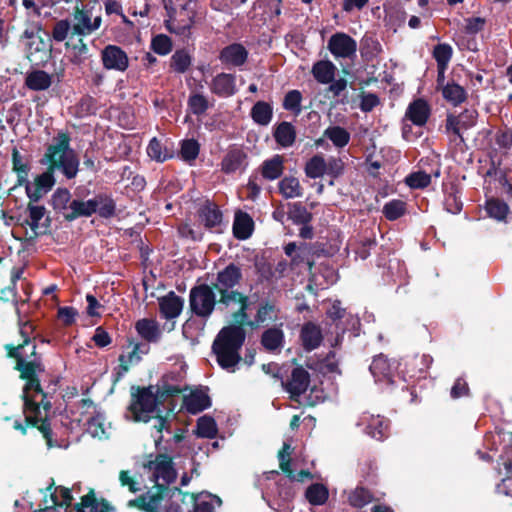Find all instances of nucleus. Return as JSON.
Listing matches in <instances>:
<instances>
[{
    "mask_svg": "<svg viewBox=\"0 0 512 512\" xmlns=\"http://www.w3.org/2000/svg\"><path fill=\"white\" fill-rule=\"evenodd\" d=\"M336 66L329 60H320L312 67V75L315 80L320 84L331 83L336 74Z\"/></svg>",
    "mask_w": 512,
    "mask_h": 512,
    "instance_id": "27",
    "label": "nucleus"
},
{
    "mask_svg": "<svg viewBox=\"0 0 512 512\" xmlns=\"http://www.w3.org/2000/svg\"><path fill=\"white\" fill-rule=\"evenodd\" d=\"M369 369L376 382L393 383V369L385 356L374 357Z\"/></svg>",
    "mask_w": 512,
    "mask_h": 512,
    "instance_id": "25",
    "label": "nucleus"
},
{
    "mask_svg": "<svg viewBox=\"0 0 512 512\" xmlns=\"http://www.w3.org/2000/svg\"><path fill=\"white\" fill-rule=\"evenodd\" d=\"M327 48L336 59H351L356 56L357 42L348 34L337 32L328 40Z\"/></svg>",
    "mask_w": 512,
    "mask_h": 512,
    "instance_id": "8",
    "label": "nucleus"
},
{
    "mask_svg": "<svg viewBox=\"0 0 512 512\" xmlns=\"http://www.w3.org/2000/svg\"><path fill=\"white\" fill-rule=\"evenodd\" d=\"M310 383L309 373L303 367L292 370L290 379L285 383V389L292 397L305 393Z\"/></svg>",
    "mask_w": 512,
    "mask_h": 512,
    "instance_id": "18",
    "label": "nucleus"
},
{
    "mask_svg": "<svg viewBox=\"0 0 512 512\" xmlns=\"http://www.w3.org/2000/svg\"><path fill=\"white\" fill-rule=\"evenodd\" d=\"M147 154L151 159L157 162H164L173 156L172 152L163 146L162 143L155 137L152 138L148 144Z\"/></svg>",
    "mask_w": 512,
    "mask_h": 512,
    "instance_id": "46",
    "label": "nucleus"
},
{
    "mask_svg": "<svg viewBox=\"0 0 512 512\" xmlns=\"http://www.w3.org/2000/svg\"><path fill=\"white\" fill-rule=\"evenodd\" d=\"M284 158L281 155H274L263 161L259 167L260 175L267 181H274L281 177L284 172Z\"/></svg>",
    "mask_w": 512,
    "mask_h": 512,
    "instance_id": "24",
    "label": "nucleus"
},
{
    "mask_svg": "<svg viewBox=\"0 0 512 512\" xmlns=\"http://www.w3.org/2000/svg\"><path fill=\"white\" fill-rule=\"evenodd\" d=\"M163 490L159 488L156 491L149 490L130 503L145 512H161L164 501Z\"/></svg>",
    "mask_w": 512,
    "mask_h": 512,
    "instance_id": "17",
    "label": "nucleus"
},
{
    "mask_svg": "<svg viewBox=\"0 0 512 512\" xmlns=\"http://www.w3.org/2000/svg\"><path fill=\"white\" fill-rule=\"evenodd\" d=\"M358 425H366V433L376 440H383L387 436L389 422L380 415L374 416L363 413Z\"/></svg>",
    "mask_w": 512,
    "mask_h": 512,
    "instance_id": "15",
    "label": "nucleus"
},
{
    "mask_svg": "<svg viewBox=\"0 0 512 512\" xmlns=\"http://www.w3.org/2000/svg\"><path fill=\"white\" fill-rule=\"evenodd\" d=\"M55 170L48 166L47 170L35 178L34 183L42 188V191H50L55 184Z\"/></svg>",
    "mask_w": 512,
    "mask_h": 512,
    "instance_id": "63",
    "label": "nucleus"
},
{
    "mask_svg": "<svg viewBox=\"0 0 512 512\" xmlns=\"http://www.w3.org/2000/svg\"><path fill=\"white\" fill-rule=\"evenodd\" d=\"M181 391L182 389L177 385L163 384L156 389L153 386L141 388L136 395L132 396L129 406L131 418L134 421H153L151 436L154 438L156 447H159L163 440L162 432L169 431V424L166 418L158 415L152 416V414L155 412L157 403L165 401Z\"/></svg>",
    "mask_w": 512,
    "mask_h": 512,
    "instance_id": "2",
    "label": "nucleus"
},
{
    "mask_svg": "<svg viewBox=\"0 0 512 512\" xmlns=\"http://www.w3.org/2000/svg\"><path fill=\"white\" fill-rule=\"evenodd\" d=\"M71 194L68 189L58 188L52 195V205L55 210L64 213H69L71 201Z\"/></svg>",
    "mask_w": 512,
    "mask_h": 512,
    "instance_id": "47",
    "label": "nucleus"
},
{
    "mask_svg": "<svg viewBox=\"0 0 512 512\" xmlns=\"http://www.w3.org/2000/svg\"><path fill=\"white\" fill-rule=\"evenodd\" d=\"M250 115L256 124L267 126L273 117V107L268 102L258 101L252 107Z\"/></svg>",
    "mask_w": 512,
    "mask_h": 512,
    "instance_id": "36",
    "label": "nucleus"
},
{
    "mask_svg": "<svg viewBox=\"0 0 512 512\" xmlns=\"http://www.w3.org/2000/svg\"><path fill=\"white\" fill-rule=\"evenodd\" d=\"M101 17L92 20L91 12L77 8L72 16V32L79 36H87L96 31L101 25Z\"/></svg>",
    "mask_w": 512,
    "mask_h": 512,
    "instance_id": "11",
    "label": "nucleus"
},
{
    "mask_svg": "<svg viewBox=\"0 0 512 512\" xmlns=\"http://www.w3.org/2000/svg\"><path fill=\"white\" fill-rule=\"evenodd\" d=\"M12 169L17 174L20 183L27 181L30 166L16 147L12 149Z\"/></svg>",
    "mask_w": 512,
    "mask_h": 512,
    "instance_id": "44",
    "label": "nucleus"
},
{
    "mask_svg": "<svg viewBox=\"0 0 512 512\" xmlns=\"http://www.w3.org/2000/svg\"><path fill=\"white\" fill-rule=\"evenodd\" d=\"M214 503L221 504V500L211 494L200 495L195 499L193 512H214Z\"/></svg>",
    "mask_w": 512,
    "mask_h": 512,
    "instance_id": "58",
    "label": "nucleus"
},
{
    "mask_svg": "<svg viewBox=\"0 0 512 512\" xmlns=\"http://www.w3.org/2000/svg\"><path fill=\"white\" fill-rule=\"evenodd\" d=\"M150 480L159 489H166L177 477L171 457L165 454H158L153 460L144 464Z\"/></svg>",
    "mask_w": 512,
    "mask_h": 512,
    "instance_id": "5",
    "label": "nucleus"
},
{
    "mask_svg": "<svg viewBox=\"0 0 512 512\" xmlns=\"http://www.w3.org/2000/svg\"><path fill=\"white\" fill-rule=\"evenodd\" d=\"M72 495L68 488L58 486L55 487L53 484L49 485L45 491H43V500L39 505L40 510H48L55 506L66 507L68 511L72 506Z\"/></svg>",
    "mask_w": 512,
    "mask_h": 512,
    "instance_id": "9",
    "label": "nucleus"
},
{
    "mask_svg": "<svg viewBox=\"0 0 512 512\" xmlns=\"http://www.w3.org/2000/svg\"><path fill=\"white\" fill-rule=\"evenodd\" d=\"M248 50L240 43L225 46L219 53V60L226 67H241L248 59Z\"/></svg>",
    "mask_w": 512,
    "mask_h": 512,
    "instance_id": "13",
    "label": "nucleus"
},
{
    "mask_svg": "<svg viewBox=\"0 0 512 512\" xmlns=\"http://www.w3.org/2000/svg\"><path fill=\"white\" fill-rule=\"evenodd\" d=\"M215 306V293L209 285L200 284L191 288L189 292V308L192 314L206 320L212 315Z\"/></svg>",
    "mask_w": 512,
    "mask_h": 512,
    "instance_id": "6",
    "label": "nucleus"
},
{
    "mask_svg": "<svg viewBox=\"0 0 512 512\" xmlns=\"http://www.w3.org/2000/svg\"><path fill=\"white\" fill-rule=\"evenodd\" d=\"M305 497L311 505L319 506L326 503L329 491L323 484L314 483L306 489Z\"/></svg>",
    "mask_w": 512,
    "mask_h": 512,
    "instance_id": "42",
    "label": "nucleus"
},
{
    "mask_svg": "<svg viewBox=\"0 0 512 512\" xmlns=\"http://www.w3.org/2000/svg\"><path fill=\"white\" fill-rule=\"evenodd\" d=\"M90 199L84 201L80 199H73L70 204L69 213H64V219L73 221L82 217H90L93 215L92 205Z\"/></svg>",
    "mask_w": 512,
    "mask_h": 512,
    "instance_id": "35",
    "label": "nucleus"
},
{
    "mask_svg": "<svg viewBox=\"0 0 512 512\" xmlns=\"http://www.w3.org/2000/svg\"><path fill=\"white\" fill-rule=\"evenodd\" d=\"M246 166L247 154L240 148L230 149L221 162V169L227 174L244 170Z\"/></svg>",
    "mask_w": 512,
    "mask_h": 512,
    "instance_id": "20",
    "label": "nucleus"
},
{
    "mask_svg": "<svg viewBox=\"0 0 512 512\" xmlns=\"http://www.w3.org/2000/svg\"><path fill=\"white\" fill-rule=\"evenodd\" d=\"M191 65V56L185 50H177L171 57V68L177 73H184Z\"/></svg>",
    "mask_w": 512,
    "mask_h": 512,
    "instance_id": "50",
    "label": "nucleus"
},
{
    "mask_svg": "<svg viewBox=\"0 0 512 512\" xmlns=\"http://www.w3.org/2000/svg\"><path fill=\"white\" fill-rule=\"evenodd\" d=\"M289 218L296 224H308L311 219V213L300 203L290 205Z\"/></svg>",
    "mask_w": 512,
    "mask_h": 512,
    "instance_id": "56",
    "label": "nucleus"
},
{
    "mask_svg": "<svg viewBox=\"0 0 512 512\" xmlns=\"http://www.w3.org/2000/svg\"><path fill=\"white\" fill-rule=\"evenodd\" d=\"M25 84L30 90L42 91L51 86L52 79L47 72L43 70H35L27 75Z\"/></svg>",
    "mask_w": 512,
    "mask_h": 512,
    "instance_id": "37",
    "label": "nucleus"
},
{
    "mask_svg": "<svg viewBox=\"0 0 512 512\" xmlns=\"http://www.w3.org/2000/svg\"><path fill=\"white\" fill-rule=\"evenodd\" d=\"M242 279V272L239 266L231 263L217 273L214 283L215 289L219 291L233 289Z\"/></svg>",
    "mask_w": 512,
    "mask_h": 512,
    "instance_id": "16",
    "label": "nucleus"
},
{
    "mask_svg": "<svg viewBox=\"0 0 512 512\" xmlns=\"http://www.w3.org/2000/svg\"><path fill=\"white\" fill-rule=\"evenodd\" d=\"M372 500L371 493L363 488L359 487L356 488L351 494L349 495V503L357 508H362L368 503H370Z\"/></svg>",
    "mask_w": 512,
    "mask_h": 512,
    "instance_id": "60",
    "label": "nucleus"
},
{
    "mask_svg": "<svg viewBox=\"0 0 512 512\" xmlns=\"http://www.w3.org/2000/svg\"><path fill=\"white\" fill-rule=\"evenodd\" d=\"M253 220L244 212H237L233 223V233L237 239H247L253 231Z\"/></svg>",
    "mask_w": 512,
    "mask_h": 512,
    "instance_id": "34",
    "label": "nucleus"
},
{
    "mask_svg": "<svg viewBox=\"0 0 512 512\" xmlns=\"http://www.w3.org/2000/svg\"><path fill=\"white\" fill-rule=\"evenodd\" d=\"M277 319V309L275 305L265 302L261 304L257 310L253 321H246L251 327L264 325Z\"/></svg>",
    "mask_w": 512,
    "mask_h": 512,
    "instance_id": "39",
    "label": "nucleus"
},
{
    "mask_svg": "<svg viewBox=\"0 0 512 512\" xmlns=\"http://www.w3.org/2000/svg\"><path fill=\"white\" fill-rule=\"evenodd\" d=\"M188 107L192 114L200 116L208 110L209 102L203 94L194 93L188 98Z\"/></svg>",
    "mask_w": 512,
    "mask_h": 512,
    "instance_id": "54",
    "label": "nucleus"
},
{
    "mask_svg": "<svg viewBox=\"0 0 512 512\" xmlns=\"http://www.w3.org/2000/svg\"><path fill=\"white\" fill-rule=\"evenodd\" d=\"M279 193L285 199L300 198L303 196V188L296 177L285 176L278 183Z\"/></svg>",
    "mask_w": 512,
    "mask_h": 512,
    "instance_id": "32",
    "label": "nucleus"
},
{
    "mask_svg": "<svg viewBox=\"0 0 512 512\" xmlns=\"http://www.w3.org/2000/svg\"><path fill=\"white\" fill-rule=\"evenodd\" d=\"M197 434L204 438H214L217 434L216 422L212 417L203 416L197 421Z\"/></svg>",
    "mask_w": 512,
    "mask_h": 512,
    "instance_id": "52",
    "label": "nucleus"
},
{
    "mask_svg": "<svg viewBox=\"0 0 512 512\" xmlns=\"http://www.w3.org/2000/svg\"><path fill=\"white\" fill-rule=\"evenodd\" d=\"M209 88L218 97H231L237 92L236 77L230 73H219L211 80Z\"/></svg>",
    "mask_w": 512,
    "mask_h": 512,
    "instance_id": "14",
    "label": "nucleus"
},
{
    "mask_svg": "<svg viewBox=\"0 0 512 512\" xmlns=\"http://www.w3.org/2000/svg\"><path fill=\"white\" fill-rule=\"evenodd\" d=\"M441 90L444 99L454 106H457L466 100L467 93L465 89L454 82H448L446 85H443Z\"/></svg>",
    "mask_w": 512,
    "mask_h": 512,
    "instance_id": "40",
    "label": "nucleus"
},
{
    "mask_svg": "<svg viewBox=\"0 0 512 512\" xmlns=\"http://www.w3.org/2000/svg\"><path fill=\"white\" fill-rule=\"evenodd\" d=\"M325 158L320 155H314L305 165V174L311 179L323 177L325 175Z\"/></svg>",
    "mask_w": 512,
    "mask_h": 512,
    "instance_id": "45",
    "label": "nucleus"
},
{
    "mask_svg": "<svg viewBox=\"0 0 512 512\" xmlns=\"http://www.w3.org/2000/svg\"><path fill=\"white\" fill-rule=\"evenodd\" d=\"M210 398L203 391H193L184 398L186 410L192 414H197L210 406Z\"/></svg>",
    "mask_w": 512,
    "mask_h": 512,
    "instance_id": "29",
    "label": "nucleus"
},
{
    "mask_svg": "<svg viewBox=\"0 0 512 512\" xmlns=\"http://www.w3.org/2000/svg\"><path fill=\"white\" fill-rule=\"evenodd\" d=\"M42 163L49 164L54 170H60L66 178L73 179L79 171V159L70 147V137L65 132H59L53 143L46 150Z\"/></svg>",
    "mask_w": 512,
    "mask_h": 512,
    "instance_id": "4",
    "label": "nucleus"
},
{
    "mask_svg": "<svg viewBox=\"0 0 512 512\" xmlns=\"http://www.w3.org/2000/svg\"><path fill=\"white\" fill-rule=\"evenodd\" d=\"M476 123V111L464 110L458 115L448 114L446 118V132L450 141L455 145L464 143L462 132L473 127Z\"/></svg>",
    "mask_w": 512,
    "mask_h": 512,
    "instance_id": "7",
    "label": "nucleus"
},
{
    "mask_svg": "<svg viewBox=\"0 0 512 512\" xmlns=\"http://www.w3.org/2000/svg\"><path fill=\"white\" fill-rule=\"evenodd\" d=\"M486 211L490 217L501 221L506 218L509 208L503 201L490 199L486 203Z\"/></svg>",
    "mask_w": 512,
    "mask_h": 512,
    "instance_id": "51",
    "label": "nucleus"
},
{
    "mask_svg": "<svg viewBox=\"0 0 512 512\" xmlns=\"http://www.w3.org/2000/svg\"><path fill=\"white\" fill-rule=\"evenodd\" d=\"M137 333L147 342L155 343L161 337V330L158 323L152 319H140L135 324Z\"/></svg>",
    "mask_w": 512,
    "mask_h": 512,
    "instance_id": "28",
    "label": "nucleus"
},
{
    "mask_svg": "<svg viewBox=\"0 0 512 512\" xmlns=\"http://www.w3.org/2000/svg\"><path fill=\"white\" fill-rule=\"evenodd\" d=\"M405 183L412 189H422L431 183V175L424 171H417L405 178Z\"/></svg>",
    "mask_w": 512,
    "mask_h": 512,
    "instance_id": "57",
    "label": "nucleus"
},
{
    "mask_svg": "<svg viewBox=\"0 0 512 512\" xmlns=\"http://www.w3.org/2000/svg\"><path fill=\"white\" fill-rule=\"evenodd\" d=\"M66 512H113L110 505L105 501H98L93 491L84 495L81 502L71 507Z\"/></svg>",
    "mask_w": 512,
    "mask_h": 512,
    "instance_id": "21",
    "label": "nucleus"
},
{
    "mask_svg": "<svg viewBox=\"0 0 512 512\" xmlns=\"http://www.w3.org/2000/svg\"><path fill=\"white\" fill-rule=\"evenodd\" d=\"M325 166V175L332 178L339 177L344 171V162L340 158L329 157L327 160L325 159Z\"/></svg>",
    "mask_w": 512,
    "mask_h": 512,
    "instance_id": "62",
    "label": "nucleus"
},
{
    "mask_svg": "<svg viewBox=\"0 0 512 512\" xmlns=\"http://www.w3.org/2000/svg\"><path fill=\"white\" fill-rule=\"evenodd\" d=\"M200 145L195 139L183 140L181 143L180 156L185 162L191 163L199 155Z\"/></svg>",
    "mask_w": 512,
    "mask_h": 512,
    "instance_id": "49",
    "label": "nucleus"
},
{
    "mask_svg": "<svg viewBox=\"0 0 512 512\" xmlns=\"http://www.w3.org/2000/svg\"><path fill=\"white\" fill-rule=\"evenodd\" d=\"M273 136L278 145L287 148L294 144L296 130L291 123L283 121L276 126Z\"/></svg>",
    "mask_w": 512,
    "mask_h": 512,
    "instance_id": "30",
    "label": "nucleus"
},
{
    "mask_svg": "<svg viewBox=\"0 0 512 512\" xmlns=\"http://www.w3.org/2000/svg\"><path fill=\"white\" fill-rule=\"evenodd\" d=\"M360 51L363 57L371 60L381 53L382 46L376 38L372 36H365L361 41Z\"/></svg>",
    "mask_w": 512,
    "mask_h": 512,
    "instance_id": "48",
    "label": "nucleus"
},
{
    "mask_svg": "<svg viewBox=\"0 0 512 512\" xmlns=\"http://www.w3.org/2000/svg\"><path fill=\"white\" fill-rule=\"evenodd\" d=\"M220 295L219 302L225 306L238 304L239 310L234 313L233 318L235 322L242 325L248 320L247 309L249 306V298L237 290L227 289L218 292Z\"/></svg>",
    "mask_w": 512,
    "mask_h": 512,
    "instance_id": "12",
    "label": "nucleus"
},
{
    "mask_svg": "<svg viewBox=\"0 0 512 512\" xmlns=\"http://www.w3.org/2000/svg\"><path fill=\"white\" fill-rule=\"evenodd\" d=\"M452 53L453 50L449 44L442 43L436 45L433 50V57L437 62V66H441L442 69H447Z\"/></svg>",
    "mask_w": 512,
    "mask_h": 512,
    "instance_id": "55",
    "label": "nucleus"
},
{
    "mask_svg": "<svg viewBox=\"0 0 512 512\" xmlns=\"http://www.w3.org/2000/svg\"><path fill=\"white\" fill-rule=\"evenodd\" d=\"M90 201L93 203V214L97 213L101 218L105 219H109L115 215L116 204L111 195L99 193L91 198Z\"/></svg>",
    "mask_w": 512,
    "mask_h": 512,
    "instance_id": "26",
    "label": "nucleus"
},
{
    "mask_svg": "<svg viewBox=\"0 0 512 512\" xmlns=\"http://www.w3.org/2000/svg\"><path fill=\"white\" fill-rule=\"evenodd\" d=\"M245 337V331L240 325L228 326L220 330L213 342L212 350L221 368L234 371L241 360L240 349Z\"/></svg>",
    "mask_w": 512,
    "mask_h": 512,
    "instance_id": "3",
    "label": "nucleus"
},
{
    "mask_svg": "<svg viewBox=\"0 0 512 512\" xmlns=\"http://www.w3.org/2000/svg\"><path fill=\"white\" fill-rule=\"evenodd\" d=\"M302 94L298 90H290L286 93L283 100V108L287 111L292 112L295 115H299L301 109Z\"/></svg>",
    "mask_w": 512,
    "mask_h": 512,
    "instance_id": "53",
    "label": "nucleus"
},
{
    "mask_svg": "<svg viewBox=\"0 0 512 512\" xmlns=\"http://www.w3.org/2000/svg\"><path fill=\"white\" fill-rule=\"evenodd\" d=\"M323 136L329 139L338 149L347 146L351 138L350 133L345 128L338 125L327 127L324 130Z\"/></svg>",
    "mask_w": 512,
    "mask_h": 512,
    "instance_id": "38",
    "label": "nucleus"
},
{
    "mask_svg": "<svg viewBox=\"0 0 512 512\" xmlns=\"http://www.w3.org/2000/svg\"><path fill=\"white\" fill-rule=\"evenodd\" d=\"M291 447L289 444L284 443L283 448L278 454L280 468L283 472L287 473V476L292 481L304 482L306 479H311L312 474L308 470H301L298 473H294L290 466V454Z\"/></svg>",
    "mask_w": 512,
    "mask_h": 512,
    "instance_id": "22",
    "label": "nucleus"
},
{
    "mask_svg": "<svg viewBox=\"0 0 512 512\" xmlns=\"http://www.w3.org/2000/svg\"><path fill=\"white\" fill-rule=\"evenodd\" d=\"M198 213L201 222L209 229L218 226L222 222V213L214 203L206 202Z\"/></svg>",
    "mask_w": 512,
    "mask_h": 512,
    "instance_id": "31",
    "label": "nucleus"
},
{
    "mask_svg": "<svg viewBox=\"0 0 512 512\" xmlns=\"http://www.w3.org/2000/svg\"><path fill=\"white\" fill-rule=\"evenodd\" d=\"M102 65L107 70L125 72L129 67L127 53L117 45H107L101 51Z\"/></svg>",
    "mask_w": 512,
    "mask_h": 512,
    "instance_id": "10",
    "label": "nucleus"
},
{
    "mask_svg": "<svg viewBox=\"0 0 512 512\" xmlns=\"http://www.w3.org/2000/svg\"><path fill=\"white\" fill-rule=\"evenodd\" d=\"M151 49L159 55H167L172 50V41L167 35H156L152 38Z\"/></svg>",
    "mask_w": 512,
    "mask_h": 512,
    "instance_id": "59",
    "label": "nucleus"
},
{
    "mask_svg": "<svg viewBox=\"0 0 512 512\" xmlns=\"http://www.w3.org/2000/svg\"><path fill=\"white\" fill-rule=\"evenodd\" d=\"M33 327L29 322L20 324V334L23 343L18 346L6 345L8 355L16 359V369L20 371L21 378L27 382L23 389L24 412L26 420L31 424H37L51 408L47 395L41 389L38 375L43 372L40 357L36 353V345L30 340Z\"/></svg>",
    "mask_w": 512,
    "mask_h": 512,
    "instance_id": "1",
    "label": "nucleus"
},
{
    "mask_svg": "<svg viewBox=\"0 0 512 512\" xmlns=\"http://www.w3.org/2000/svg\"><path fill=\"white\" fill-rule=\"evenodd\" d=\"M184 305L183 299L170 291L159 299L160 313L165 319H174L180 315Z\"/></svg>",
    "mask_w": 512,
    "mask_h": 512,
    "instance_id": "19",
    "label": "nucleus"
},
{
    "mask_svg": "<svg viewBox=\"0 0 512 512\" xmlns=\"http://www.w3.org/2000/svg\"><path fill=\"white\" fill-rule=\"evenodd\" d=\"M301 339L305 350L311 351L317 348L322 341L320 328L314 323H307L302 327Z\"/></svg>",
    "mask_w": 512,
    "mask_h": 512,
    "instance_id": "33",
    "label": "nucleus"
},
{
    "mask_svg": "<svg viewBox=\"0 0 512 512\" xmlns=\"http://www.w3.org/2000/svg\"><path fill=\"white\" fill-rule=\"evenodd\" d=\"M284 340L283 331L279 328H269L263 332L261 343L268 351H275L282 347Z\"/></svg>",
    "mask_w": 512,
    "mask_h": 512,
    "instance_id": "41",
    "label": "nucleus"
},
{
    "mask_svg": "<svg viewBox=\"0 0 512 512\" xmlns=\"http://www.w3.org/2000/svg\"><path fill=\"white\" fill-rule=\"evenodd\" d=\"M72 29L71 23L68 20L57 21L52 30V39L56 42L64 41L69 31Z\"/></svg>",
    "mask_w": 512,
    "mask_h": 512,
    "instance_id": "64",
    "label": "nucleus"
},
{
    "mask_svg": "<svg viewBox=\"0 0 512 512\" xmlns=\"http://www.w3.org/2000/svg\"><path fill=\"white\" fill-rule=\"evenodd\" d=\"M407 211V204L400 199H393L385 203L382 213L389 221H395L405 215Z\"/></svg>",
    "mask_w": 512,
    "mask_h": 512,
    "instance_id": "43",
    "label": "nucleus"
},
{
    "mask_svg": "<svg viewBox=\"0 0 512 512\" xmlns=\"http://www.w3.org/2000/svg\"><path fill=\"white\" fill-rule=\"evenodd\" d=\"M119 481L122 487H127L132 493H136L141 490V482L131 475L130 471L122 470L119 473Z\"/></svg>",
    "mask_w": 512,
    "mask_h": 512,
    "instance_id": "61",
    "label": "nucleus"
},
{
    "mask_svg": "<svg viewBox=\"0 0 512 512\" xmlns=\"http://www.w3.org/2000/svg\"><path fill=\"white\" fill-rule=\"evenodd\" d=\"M430 116V107L424 99H417L409 104L405 118L416 126H424Z\"/></svg>",
    "mask_w": 512,
    "mask_h": 512,
    "instance_id": "23",
    "label": "nucleus"
}]
</instances>
